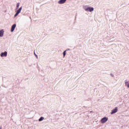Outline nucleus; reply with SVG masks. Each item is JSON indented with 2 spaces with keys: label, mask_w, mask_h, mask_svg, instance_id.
<instances>
[{
  "label": "nucleus",
  "mask_w": 129,
  "mask_h": 129,
  "mask_svg": "<svg viewBox=\"0 0 129 129\" xmlns=\"http://www.w3.org/2000/svg\"><path fill=\"white\" fill-rule=\"evenodd\" d=\"M84 10H85V11H86V12H92L94 11V8L88 6H85L84 7Z\"/></svg>",
  "instance_id": "f257e3e1"
},
{
  "label": "nucleus",
  "mask_w": 129,
  "mask_h": 129,
  "mask_svg": "<svg viewBox=\"0 0 129 129\" xmlns=\"http://www.w3.org/2000/svg\"><path fill=\"white\" fill-rule=\"evenodd\" d=\"M108 120V118L106 117H104L101 119V123H105V122H106V121H107Z\"/></svg>",
  "instance_id": "f03ea898"
},
{
  "label": "nucleus",
  "mask_w": 129,
  "mask_h": 129,
  "mask_svg": "<svg viewBox=\"0 0 129 129\" xmlns=\"http://www.w3.org/2000/svg\"><path fill=\"white\" fill-rule=\"evenodd\" d=\"M8 55V52L7 51H5L4 52H2L0 54L1 57H7Z\"/></svg>",
  "instance_id": "7ed1b4c3"
},
{
  "label": "nucleus",
  "mask_w": 129,
  "mask_h": 129,
  "mask_svg": "<svg viewBox=\"0 0 129 129\" xmlns=\"http://www.w3.org/2000/svg\"><path fill=\"white\" fill-rule=\"evenodd\" d=\"M21 11H22V7H21L18 10H17L16 13L14 15V17H17V16H18V15H19L20 13H21Z\"/></svg>",
  "instance_id": "20e7f679"
},
{
  "label": "nucleus",
  "mask_w": 129,
  "mask_h": 129,
  "mask_svg": "<svg viewBox=\"0 0 129 129\" xmlns=\"http://www.w3.org/2000/svg\"><path fill=\"white\" fill-rule=\"evenodd\" d=\"M16 24H14L12 25L11 32H13L14 31H15V29H16Z\"/></svg>",
  "instance_id": "39448f33"
},
{
  "label": "nucleus",
  "mask_w": 129,
  "mask_h": 129,
  "mask_svg": "<svg viewBox=\"0 0 129 129\" xmlns=\"http://www.w3.org/2000/svg\"><path fill=\"white\" fill-rule=\"evenodd\" d=\"M116 112H117V107H116L112 110L111 114H113V113H115Z\"/></svg>",
  "instance_id": "423d86ee"
},
{
  "label": "nucleus",
  "mask_w": 129,
  "mask_h": 129,
  "mask_svg": "<svg viewBox=\"0 0 129 129\" xmlns=\"http://www.w3.org/2000/svg\"><path fill=\"white\" fill-rule=\"evenodd\" d=\"M4 33H5L4 30H0V37H4Z\"/></svg>",
  "instance_id": "0eeeda50"
},
{
  "label": "nucleus",
  "mask_w": 129,
  "mask_h": 129,
  "mask_svg": "<svg viewBox=\"0 0 129 129\" xmlns=\"http://www.w3.org/2000/svg\"><path fill=\"white\" fill-rule=\"evenodd\" d=\"M65 2H66V0H60L58 1V4L62 5V4H64Z\"/></svg>",
  "instance_id": "6e6552de"
},
{
  "label": "nucleus",
  "mask_w": 129,
  "mask_h": 129,
  "mask_svg": "<svg viewBox=\"0 0 129 129\" xmlns=\"http://www.w3.org/2000/svg\"><path fill=\"white\" fill-rule=\"evenodd\" d=\"M44 119V117H41L39 119V121H42V120H43Z\"/></svg>",
  "instance_id": "1a4fd4ad"
},
{
  "label": "nucleus",
  "mask_w": 129,
  "mask_h": 129,
  "mask_svg": "<svg viewBox=\"0 0 129 129\" xmlns=\"http://www.w3.org/2000/svg\"><path fill=\"white\" fill-rule=\"evenodd\" d=\"M63 57H65V55H66V50H65L64 51H63Z\"/></svg>",
  "instance_id": "9d476101"
},
{
  "label": "nucleus",
  "mask_w": 129,
  "mask_h": 129,
  "mask_svg": "<svg viewBox=\"0 0 129 129\" xmlns=\"http://www.w3.org/2000/svg\"><path fill=\"white\" fill-rule=\"evenodd\" d=\"M20 6V4H19V3H18L17 4V9H19V7Z\"/></svg>",
  "instance_id": "9b49d317"
},
{
  "label": "nucleus",
  "mask_w": 129,
  "mask_h": 129,
  "mask_svg": "<svg viewBox=\"0 0 129 129\" xmlns=\"http://www.w3.org/2000/svg\"><path fill=\"white\" fill-rule=\"evenodd\" d=\"M126 85H127L128 88H129V84H127Z\"/></svg>",
  "instance_id": "f8f14e48"
},
{
  "label": "nucleus",
  "mask_w": 129,
  "mask_h": 129,
  "mask_svg": "<svg viewBox=\"0 0 129 129\" xmlns=\"http://www.w3.org/2000/svg\"><path fill=\"white\" fill-rule=\"evenodd\" d=\"M34 54H35V55L36 57H38V56L36 54V53H35V52H34Z\"/></svg>",
  "instance_id": "ddd939ff"
},
{
  "label": "nucleus",
  "mask_w": 129,
  "mask_h": 129,
  "mask_svg": "<svg viewBox=\"0 0 129 129\" xmlns=\"http://www.w3.org/2000/svg\"><path fill=\"white\" fill-rule=\"evenodd\" d=\"M0 129H2V126H1V127H0Z\"/></svg>",
  "instance_id": "4468645a"
},
{
  "label": "nucleus",
  "mask_w": 129,
  "mask_h": 129,
  "mask_svg": "<svg viewBox=\"0 0 129 129\" xmlns=\"http://www.w3.org/2000/svg\"><path fill=\"white\" fill-rule=\"evenodd\" d=\"M125 84H126V82L125 83Z\"/></svg>",
  "instance_id": "2eb2a0df"
}]
</instances>
